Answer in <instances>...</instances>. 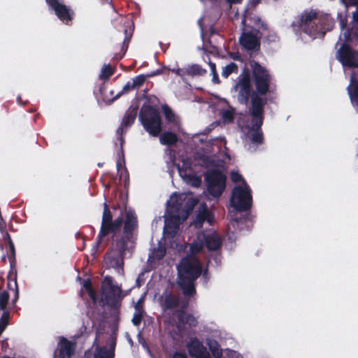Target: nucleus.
Here are the masks:
<instances>
[{
    "label": "nucleus",
    "mask_w": 358,
    "mask_h": 358,
    "mask_svg": "<svg viewBox=\"0 0 358 358\" xmlns=\"http://www.w3.org/2000/svg\"><path fill=\"white\" fill-rule=\"evenodd\" d=\"M215 221L213 214L205 203H201L196 211L192 226L196 229L205 228L197 234L196 238L190 245L191 255L183 258L178 269V283L185 295L194 292V281L201 275V267L199 260L193 255L200 252L204 247L208 250H217L222 245L220 236L212 229H208Z\"/></svg>",
    "instance_id": "f257e3e1"
},
{
    "label": "nucleus",
    "mask_w": 358,
    "mask_h": 358,
    "mask_svg": "<svg viewBox=\"0 0 358 358\" xmlns=\"http://www.w3.org/2000/svg\"><path fill=\"white\" fill-rule=\"evenodd\" d=\"M197 201L189 193L173 194L166 203L164 215V234L165 238H174L180 224L185 221Z\"/></svg>",
    "instance_id": "f03ea898"
},
{
    "label": "nucleus",
    "mask_w": 358,
    "mask_h": 358,
    "mask_svg": "<svg viewBox=\"0 0 358 358\" xmlns=\"http://www.w3.org/2000/svg\"><path fill=\"white\" fill-rule=\"evenodd\" d=\"M266 100L254 94L252 97V122L240 127L244 135L245 147L250 152H255L263 143V136L260 127L263 121V107Z\"/></svg>",
    "instance_id": "7ed1b4c3"
},
{
    "label": "nucleus",
    "mask_w": 358,
    "mask_h": 358,
    "mask_svg": "<svg viewBox=\"0 0 358 358\" xmlns=\"http://www.w3.org/2000/svg\"><path fill=\"white\" fill-rule=\"evenodd\" d=\"M334 20L327 14L318 16L313 10H306L301 16L299 28L311 38H322L334 27Z\"/></svg>",
    "instance_id": "20e7f679"
},
{
    "label": "nucleus",
    "mask_w": 358,
    "mask_h": 358,
    "mask_svg": "<svg viewBox=\"0 0 358 358\" xmlns=\"http://www.w3.org/2000/svg\"><path fill=\"white\" fill-rule=\"evenodd\" d=\"M193 141L199 149V151L194 155V160L198 165L209 169L214 166H223L222 164L223 162H219L217 164H215V156H213L212 153L219 149L220 145L218 143L224 144V145H226V141L224 138L208 139L207 136L202 135L194 136Z\"/></svg>",
    "instance_id": "39448f33"
},
{
    "label": "nucleus",
    "mask_w": 358,
    "mask_h": 358,
    "mask_svg": "<svg viewBox=\"0 0 358 358\" xmlns=\"http://www.w3.org/2000/svg\"><path fill=\"white\" fill-rule=\"evenodd\" d=\"M243 33L239 38L241 45L248 50H257L260 45L261 34L257 28L265 29L264 24L257 16L242 20Z\"/></svg>",
    "instance_id": "423d86ee"
},
{
    "label": "nucleus",
    "mask_w": 358,
    "mask_h": 358,
    "mask_svg": "<svg viewBox=\"0 0 358 358\" xmlns=\"http://www.w3.org/2000/svg\"><path fill=\"white\" fill-rule=\"evenodd\" d=\"M134 248V242L131 239L128 242L121 240L117 243V249L112 250L105 259V266L108 268H113L119 275H124V257Z\"/></svg>",
    "instance_id": "0eeeda50"
},
{
    "label": "nucleus",
    "mask_w": 358,
    "mask_h": 358,
    "mask_svg": "<svg viewBox=\"0 0 358 358\" xmlns=\"http://www.w3.org/2000/svg\"><path fill=\"white\" fill-rule=\"evenodd\" d=\"M139 118L144 129L150 135L157 136L162 131V120L156 109L150 106L143 107Z\"/></svg>",
    "instance_id": "6e6552de"
},
{
    "label": "nucleus",
    "mask_w": 358,
    "mask_h": 358,
    "mask_svg": "<svg viewBox=\"0 0 358 358\" xmlns=\"http://www.w3.org/2000/svg\"><path fill=\"white\" fill-rule=\"evenodd\" d=\"M251 191L246 182L243 185H236L233 189L230 203L236 211H245L252 206Z\"/></svg>",
    "instance_id": "1a4fd4ad"
},
{
    "label": "nucleus",
    "mask_w": 358,
    "mask_h": 358,
    "mask_svg": "<svg viewBox=\"0 0 358 358\" xmlns=\"http://www.w3.org/2000/svg\"><path fill=\"white\" fill-rule=\"evenodd\" d=\"M206 180L208 193L213 197H220L226 187V176L219 170L209 169Z\"/></svg>",
    "instance_id": "9d476101"
},
{
    "label": "nucleus",
    "mask_w": 358,
    "mask_h": 358,
    "mask_svg": "<svg viewBox=\"0 0 358 358\" xmlns=\"http://www.w3.org/2000/svg\"><path fill=\"white\" fill-rule=\"evenodd\" d=\"M179 175L187 184L198 187L201 184V178L198 176L199 171L196 164L192 165L190 159H183L177 164Z\"/></svg>",
    "instance_id": "9b49d317"
},
{
    "label": "nucleus",
    "mask_w": 358,
    "mask_h": 358,
    "mask_svg": "<svg viewBox=\"0 0 358 358\" xmlns=\"http://www.w3.org/2000/svg\"><path fill=\"white\" fill-rule=\"evenodd\" d=\"M186 348L192 358H211L207 348L202 341L195 337H192L186 343ZM172 358H188L185 352H176Z\"/></svg>",
    "instance_id": "f8f14e48"
},
{
    "label": "nucleus",
    "mask_w": 358,
    "mask_h": 358,
    "mask_svg": "<svg viewBox=\"0 0 358 358\" xmlns=\"http://www.w3.org/2000/svg\"><path fill=\"white\" fill-rule=\"evenodd\" d=\"M122 224V217H118L114 221H112V215L108 206L106 203H104L101 227L98 235L96 245H98L102 238L106 236L108 233L115 232L116 230L119 229Z\"/></svg>",
    "instance_id": "ddd939ff"
},
{
    "label": "nucleus",
    "mask_w": 358,
    "mask_h": 358,
    "mask_svg": "<svg viewBox=\"0 0 358 358\" xmlns=\"http://www.w3.org/2000/svg\"><path fill=\"white\" fill-rule=\"evenodd\" d=\"M122 297V290L115 285L110 277H106L102 285V300L113 305Z\"/></svg>",
    "instance_id": "4468645a"
},
{
    "label": "nucleus",
    "mask_w": 358,
    "mask_h": 358,
    "mask_svg": "<svg viewBox=\"0 0 358 358\" xmlns=\"http://www.w3.org/2000/svg\"><path fill=\"white\" fill-rule=\"evenodd\" d=\"M336 57L344 67L358 66V52L344 43L338 50Z\"/></svg>",
    "instance_id": "2eb2a0df"
},
{
    "label": "nucleus",
    "mask_w": 358,
    "mask_h": 358,
    "mask_svg": "<svg viewBox=\"0 0 358 358\" xmlns=\"http://www.w3.org/2000/svg\"><path fill=\"white\" fill-rule=\"evenodd\" d=\"M253 75L257 90L261 94H265L268 90L270 76L266 69L258 64L253 66Z\"/></svg>",
    "instance_id": "dca6fc26"
},
{
    "label": "nucleus",
    "mask_w": 358,
    "mask_h": 358,
    "mask_svg": "<svg viewBox=\"0 0 358 358\" xmlns=\"http://www.w3.org/2000/svg\"><path fill=\"white\" fill-rule=\"evenodd\" d=\"M138 226L137 217L134 210L131 208H125V222L124 226V237L122 240L128 242L132 240L134 243L133 231Z\"/></svg>",
    "instance_id": "f3484780"
},
{
    "label": "nucleus",
    "mask_w": 358,
    "mask_h": 358,
    "mask_svg": "<svg viewBox=\"0 0 358 358\" xmlns=\"http://www.w3.org/2000/svg\"><path fill=\"white\" fill-rule=\"evenodd\" d=\"M45 1L61 21L68 24L72 20L73 12L60 0H45Z\"/></svg>",
    "instance_id": "a211bd4d"
},
{
    "label": "nucleus",
    "mask_w": 358,
    "mask_h": 358,
    "mask_svg": "<svg viewBox=\"0 0 358 358\" xmlns=\"http://www.w3.org/2000/svg\"><path fill=\"white\" fill-rule=\"evenodd\" d=\"M343 1L344 0H341ZM349 2L356 6V10L352 13V20L350 22V28L343 33L344 38L347 41L358 40V0H348Z\"/></svg>",
    "instance_id": "6ab92c4d"
},
{
    "label": "nucleus",
    "mask_w": 358,
    "mask_h": 358,
    "mask_svg": "<svg viewBox=\"0 0 358 358\" xmlns=\"http://www.w3.org/2000/svg\"><path fill=\"white\" fill-rule=\"evenodd\" d=\"M234 89L238 92V101L241 103H245L250 94V78L247 76H243L235 85Z\"/></svg>",
    "instance_id": "aec40b11"
},
{
    "label": "nucleus",
    "mask_w": 358,
    "mask_h": 358,
    "mask_svg": "<svg viewBox=\"0 0 358 358\" xmlns=\"http://www.w3.org/2000/svg\"><path fill=\"white\" fill-rule=\"evenodd\" d=\"M171 320L179 329L184 328L185 324L189 327H195L198 323L195 317L183 311L176 313Z\"/></svg>",
    "instance_id": "412c9836"
},
{
    "label": "nucleus",
    "mask_w": 358,
    "mask_h": 358,
    "mask_svg": "<svg viewBox=\"0 0 358 358\" xmlns=\"http://www.w3.org/2000/svg\"><path fill=\"white\" fill-rule=\"evenodd\" d=\"M114 348L113 345L110 348L96 347L94 351L86 352L83 358H114Z\"/></svg>",
    "instance_id": "4be33fe9"
},
{
    "label": "nucleus",
    "mask_w": 358,
    "mask_h": 358,
    "mask_svg": "<svg viewBox=\"0 0 358 358\" xmlns=\"http://www.w3.org/2000/svg\"><path fill=\"white\" fill-rule=\"evenodd\" d=\"M15 295H14L13 299L12 300L11 303L8 302L9 294L8 292L3 291V292H0V310H10L11 308H13L15 306L17 301L19 299V291L17 289V285L16 281L15 282Z\"/></svg>",
    "instance_id": "5701e85b"
},
{
    "label": "nucleus",
    "mask_w": 358,
    "mask_h": 358,
    "mask_svg": "<svg viewBox=\"0 0 358 358\" xmlns=\"http://www.w3.org/2000/svg\"><path fill=\"white\" fill-rule=\"evenodd\" d=\"M60 358H71L74 354L75 347L73 343L62 338L59 343Z\"/></svg>",
    "instance_id": "b1692460"
},
{
    "label": "nucleus",
    "mask_w": 358,
    "mask_h": 358,
    "mask_svg": "<svg viewBox=\"0 0 358 358\" xmlns=\"http://www.w3.org/2000/svg\"><path fill=\"white\" fill-rule=\"evenodd\" d=\"M348 94L352 104L358 108V80H356L354 76L350 77V83L348 87Z\"/></svg>",
    "instance_id": "393cba45"
},
{
    "label": "nucleus",
    "mask_w": 358,
    "mask_h": 358,
    "mask_svg": "<svg viewBox=\"0 0 358 358\" xmlns=\"http://www.w3.org/2000/svg\"><path fill=\"white\" fill-rule=\"evenodd\" d=\"M177 300L171 293L166 292L161 297V306L164 309H171L176 306Z\"/></svg>",
    "instance_id": "a878e982"
},
{
    "label": "nucleus",
    "mask_w": 358,
    "mask_h": 358,
    "mask_svg": "<svg viewBox=\"0 0 358 358\" xmlns=\"http://www.w3.org/2000/svg\"><path fill=\"white\" fill-rule=\"evenodd\" d=\"M206 345L208 346L210 351L215 358H221L222 355V350L217 341L212 338L206 339Z\"/></svg>",
    "instance_id": "bb28decb"
},
{
    "label": "nucleus",
    "mask_w": 358,
    "mask_h": 358,
    "mask_svg": "<svg viewBox=\"0 0 358 358\" xmlns=\"http://www.w3.org/2000/svg\"><path fill=\"white\" fill-rule=\"evenodd\" d=\"M178 141L177 136L172 132H165L159 136V142L162 145H171Z\"/></svg>",
    "instance_id": "cd10ccee"
},
{
    "label": "nucleus",
    "mask_w": 358,
    "mask_h": 358,
    "mask_svg": "<svg viewBox=\"0 0 358 358\" xmlns=\"http://www.w3.org/2000/svg\"><path fill=\"white\" fill-rule=\"evenodd\" d=\"M165 254V247L162 245H159L157 248H155L152 252L151 255H150L148 261L150 263H152L155 261H159L164 257Z\"/></svg>",
    "instance_id": "c85d7f7f"
},
{
    "label": "nucleus",
    "mask_w": 358,
    "mask_h": 358,
    "mask_svg": "<svg viewBox=\"0 0 358 358\" xmlns=\"http://www.w3.org/2000/svg\"><path fill=\"white\" fill-rule=\"evenodd\" d=\"M162 110H163V112H164L166 119L169 122H172L176 125L178 124V123H179L178 117L174 114V113L172 111V110L169 106H167L166 105L163 106Z\"/></svg>",
    "instance_id": "c756f323"
},
{
    "label": "nucleus",
    "mask_w": 358,
    "mask_h": 358,
    "mask_svg": "<svg viewBox=\"0 0 358 358\" xmlns=\"http://www.w3.org/2000/svg\"><path fill=\"white\" fill-rule=\"evenodd\" d=\"M136 117V111L131 110L127 112L122 119L121 124L122 127H127L131 126L134 122Z\"/></svg>",
    "instance_id": "7c9ffc66"
},
{
    "label": "nucleus",
    "mask_w": 358,
    "mask_h": 358,
    "mask_svg": "<svg viewBox=\"0 0 358 358\" xmlns=\"http://www.w3.org/2000/svg\"><path fill=\"white\" fill-rule=\"evenodd\" d=\"M338 17L339 18L340 27L343 30V33H344L345 31L347 30V29H345V27L346 23H347L346 16L345 15L343 16V14L338 13ZM350 28V26L348 28V29ZM343 41L345 43H353L354 41H357L358 40H354L353 41H345V39L344 38L343 34H342V36H340L339 41H338V43H340V41Z\"/></svg>",
    "instance_id": "2f4dec72"
},
{
    "label": "nucleus",
    "mask_w": 358,
    "mask_h": 358,
    "mask_svg": "<svg viewBox=\"0 0 358 358\" xmlns=\"http://www.w3.org/2000/svg\"><path fill=\"white\" fill-rule=\"evenodd\" d=\"M234 116V110L232 108L223 110L222 112V120L224 123H229L233 121Z\"/></svg>",
    "instance_id": "473e14b6"
},
{
    "label": "nucleus",
    "mask_w": 358,
    "mask_h": 358,
    "mask_svg": "<svg viewBox=\"0 0 358 358\" xmlns=\"http://www.w3.org/2000/svg\"><path fill=\"white\" fill-rule=\"evenodd\" d=\"M113 74L112 67L108 64H104L101 68V73L99 75L100 79H108Z\"/></svg>",
    "instance_id": "72a5a7b5"
},
{
    "label": "nucleus",
    "mask_w": 358,
    "mask_h": 358,
    "mask_svg": "<svg viewBox=\"0 0 358 358\" xmlns=\"http://www.w3.org/2000/svg\"><path fill=\"white\" fill-rule=\"evenodd\" d=\"M237 71V66L236 64L231 62L229 64L225 66L222 69V76L224 78H227L231 73Z\"/></svg>",
    "instance_id": "f704fd0d"
},
{
    "label": "nucleus",
    "mask_w": 358,
    "mask_h": 358,
    "mask_svg": "<svg viewBox=\"0 0 358 358\" xmlns=\"http://www.w3.org/2000/svg\"><path fill=\"white\" fill-rule=\"evenodd\" d=\"M187 73L189 74L195 76H201L203 75L206 73V70L203 69L200 65L199 64H194L187 71Z\"/></svg>",
    "instance_id": "c9c22d12"
},
{
    "label": "nucleus",
    "mask_w": 358,
    "mask_h": 358,
    "mask_svg": "<svg viewBox=\"0 0 358 358\" xmlns=\"http://www.w3.org/2000/svg\"><path fill=\"white\" fill-rule=\"evenodd\" d=\"M83 286L85 288L87 293L88 294L89 296L91 298V299L94 302H95L96 301V294L92 288L90 280H85L83 282Z\"/></svg>",
    "instance_id": "e433bc0d"
},
{
    "label": "nucleus",
    "mask_w": 358,
    "mask_h": 358,
    "mask_svg": "<svg viewBox=\"0 0 358 358\" xmlns=\"http://www.w3.org/2000/svg\"><path fill=\"white\" fill-rule=\"evenodd\" d=\"M134 90V87L131 83V81L129 82H127L123 87V88L122 89L121 91L118 92L115 96V99H118L120 96H122V94H125L127 93H128L129 92H130L131 90Z\"/></svg>",
    "instance_id": "4c0bfd02"
},
{
    "label": "nucleus",
    "mask_w": 358,
    "mask_h": 358,
    "mask_svg": "<svg viewBox=\"0 0 358 358\" xmlns=\"http://www.w3.org/2000/svg\"><path fill=\"white\" fill-rule=\"evenodd\" d=\"M231 180L234 183H238L241 184L239 185H243V182H245L244 179L243 178L242 176L236 171H232L231 172Z\"/></svg>",
    "instance_id": "58836bf2"
},
{
    "label": "nucleus",
    "mask_w": 358,
    "mask_h": 358,
    "mask_svg": "<svg viewBox=\"0 0 358 358\" xmlns=\"http://www.w3.org/2000/svg\"><path fill=\"white\" fill-rule=\"evenodd\" d=\"M9 310H3L2 315L0 318V327L1 328H3V329H5V328L8 325V321L10 317Z\"/></svg>",
    "instance_id": "ea45409f"
},
{
    "label": "nucleus",
    "mask_w": 358,
    "mask_h": 358,
    "mask_svg": "<svg viewBox=\"0 0 358 358\" xmlns=\"http://www.w3.org/2000/svg\"><path fill=\"white\" fill-rule=\"evenodd\" d=\"M145 76L143 75L138 76L132 79L131 81L134 89L136 87H138L143 85V83L145 82Z\"/></svg>",
    "instance_id": "a19ab883"
},
{
    "label": "nucleus",
    "mask_w": 358,
    "mask_h": 358,
    "mask_svg": "<svg viewBox=\"0 0 358 358\" xmlns=\"http://www.w3.org/2000/svg\"><path fill=\"white\" fill-rule=\"evenodd\" d=\"M143 310H135L134 317L132 318V322L135 326H138L142 320Z\"/></svg>",
    "instance_id": "79ce46f5"
},
{
    "label": "nucleus",
    "mask_w": 358,
    "mask_h": 358,
    "mask_svg": "<svg viewBox=\"0 0 358 358\" xmlns=\"http://www.w3.org/2000/svg\"><path fill=\"white\" fill-rule=\"evenodd\" d=\"M166 69L176 73L177 76H180V77H182L185 73V70L179 68L177 65H175L173 66H169L166 67Z\"/></svg>",
    "instance_id": "37998d69"
},
{
    "label": "nucleus",
    "mask_w": 358,
    "mask_h": 358,
    "mask_svg": "<svg viewBox=\"0 0 358 358\" xmlns=\"http://www.w3.org/2000/svg\"><path fill=\"white\" fill-rule=\"evenodd\" d=\"M4 236V238H7L8 239V243H9V246H10V252H11V255L13 256V257H15V248H14V245L10 238V236L9 234L6 232L3 235Z\"/></svg>",
    "instance_id": "c03bdc74"
},
{
    "label": "nucleus",
    "mask_w": 358,
    "mask_h": 358,
    "mask_svg": "<svg viewBox=\"0 0 358 358\" xmlns=\"http://www.w3.org/2000/svg\"><path fill=\"white\" fill-rule=\"evenodd\" d=\"M232 213L233 212H230V214H231V217H232L233 220L231 221V223L229 226V229H231V228H233L234 229H235L236 228V226L238 225L239 222H241V220H238V218L236 217H234V215H232Z\"/></svg>",
    "instance_id": "a18cd8bd"
},
{
    "label": "nucleus",
    "mask_w": 358,
    "mask_h": 358,
    "mask_svg": "<svg viewBox=\"0 0 358 358\" xmlns=\"http://www.w3.org/2000/svg\"><path fill=\"white\" fill-rule=\"evenodd\" d=\"M145 299V294L138 300L135 305V310H143L142 306Z\"/></svg>",
    "instance_id": "49530a36"
},
{
    "label": "nucleus",
    "mask_w": 358,
    "mask_h": 358,
    "mask_svg": "<svg viewBox=\"0 0 358 358\" xmlns=\"http://www.w3.org/2000/svg\"><path fill=\"white\" fill-rule=\"evenodd\" d=\"M229 358H243V356L236 351L230 350L228 352Z\"/></svg>",
    "instance_id": "de8ad7c7"
},
{
    "label": "nucleus",
    "mask_w": 358,
    "mask_h": 358,
    "mask_svg": "<svg viewBox=\"0 0 358 358\" xmlns=\"http://www.w3.org/2000/svg\"><path fill=\"white\" fill-rule=\"evenodd\" d=\"M124 34H125V38H124V43H125L126 42H128L130 40L131 35H132V30L131 29H129V30L125 29Z\"/></svg>",
    "instance_id": "09e8293b"
},
{
    "label": "nucleus",
    "mask_w": 358,
    "mask_h": 358,
    "mask_svg": "<svg viewBox=\"0 0 358 358\" xmlns=\"http://www.w3.org/2000/svg\"><path fill=\"white\" fill-rule=\"evenodd\" d=\"M208 64H209V67H210V69L211 74L212 73H216V66H215V64L212 63L211 62H210Z\"/></svg>",
    "instance_id": "8fccbe9b"
},
{
    "label": "nucleus",
    "mask_w": 358,
    "mask_h": 358,
    "mask_svg": "<svg viewBox=\"0 0 358 358\" xmlns=\"http://www.w3.org/2000/svg\"><path fill=\"white\" fill-rule=\"evenodd\" d=\"M212 75H213L212 81L216 84L219 83V78H218V76H217V73H212Z\"/></svg>",
    "instance_id": "3c124183"
},
{
    "label": "nucleus",
    "mask_w": 358,
    "mask_h": 358,
    "mask_svg": "<svg viewBox=\"0 0 358 358\" xmlns=\"http://www.w3.org/2000/svg\"><path fill=\"white\" fill-rule=\"evenodd\" d=\"M166 69V67H164L162 69H157L156 71H155L152 75H157L161 73H165V70Z\"/></svg>",
    "instance_id": "603ef678"
},
{
    "label": "nucleus",
    "mask_w": 358,
    "mask_h": 358,
    "mask_svg": "<svg viewBox=\"0 0 358 358\" xmlns=\"http://www.w3.org/2000/svg\"><path fill=\"white\" fill-rule=\"evenodd\" d=\"M230 4L240 3L242 0H227Z\"/></svg>",
    "instance_id": "864d4df0"
},
{
    "label": "nucleus",
    "mask_w": 358,
    "mask_h": 358,
    "mask_svg": "<svg viewBox=\"0 0 358 358\" xmlns=\"http://www.w3.org/2000/svg\"><path fill=\"white\" fill-rule=\"evenodd\" d=\"M121 167H122L121 163L118 162L117 164V168L118 171H120Z\"/></svg>",
    "instance_id": "5fc2aeb1"
},
{
    "label": "nucleus",
    "mask_w": 358,
    "mask_h": 358,
    "mask_svg": "<svg viewBox=\"0 0 358 358\" xmlns=\"http://www.w3.org/2000/svg\"><path fill=\"white\" fill-rule=\"evenodd\" d=\"M3 330H4V329H3V328H1V327H0V335H1V333L3 331Z\"/></svg>",
    "instance_id": "6e6d98bb"
},
{
    "label": "nucleus",
    "mask_w": 358,
    "mask_h": 358,
    "mask_svg": "<svg viewBox=\"0 0 358 358\" xmlns=\"http://www.w3.org/2000/svg\"><path fill=\"white\" fill-rule=\"evenodd\" d=\"M261 0H254L255 3H258Z\"/></svg>",
    "instance_id": "4d7b16f0"
},
{
    "label": "nucleus",
    "mask_w": 358,
    "mask_h": 358,
    "mask_svg": "<svg viewBox=\"0 0 358 358\" xmlns=\"http://www.w3.org/2000/svg\"><path fill=\"white\" fill-rule=\"evenodd\" d=\"M0 223L3 225V220H2V218H0Z\"/></svg>",
    "instance_id": "13d9d810"
},
{
    "label": "nucleus",
    "mask_w": 358,
    "mask_h": 358,
    "mask_svg": "<svg viewBox=\"0 0 358 358\" xmlns=\"http://www.w3.org/2000/svg\"><path fill=\"white\" fill-rule=\"evenodd\" d=\"M128 24H129V25H131V22H128Z\"/></svg>",
    "instance_id": "bf43d9fd"
},
{
    "label": "nucleus",
    "mask_w": 358,
    "mask_h": 358,
    "mask_svg": "<svg viewBox=\"0 0 358 358\" xmlns=\"http://www.w3.org/2000/svg\"><path fill=\"white\" fill-rule=\"evenodd\" d=\"M158 220H159V221H161V220H162V218H161V217H159Z\"/></svg>",
    "instance_id": "052dcab7"
}]
</instances>
